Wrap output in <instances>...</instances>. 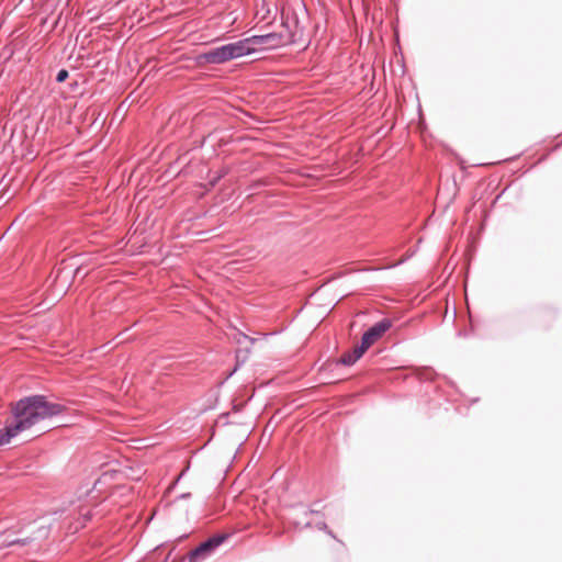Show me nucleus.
<instances>
[{
    "label": "nucleus",
    "instance_id": "nucleus-13",
    "mask_svg": "<svg viewBox=\"0 0 562 562\" xmlns=\"http://www.w3.org/2000/svg\"><path fill=\"white\" fill-rule=\"evenodd\" d=\"M81 516L83 517V524L82 526H85L86 521L90 520L91 517H92V514L90 510H87L85 513H81Z\"/></svg>",
    "mask_w": 562,
    "mask_h": 562
},
{
    "label": "nucleus",
    "instance_id": "nucleus-12",
    "mask_svg": "<svg viewBox=\"0 0 562 562\" xmlns=\"http://www.w3.org/2000/svg\"><path fill=\"white\" fill-rule=\"evenodd\" d=\"M72 273V271H67L66 268H63L58 271L56 279L59 280L61 278L65 279V281L69 278V276Z\"/></svg>",
    "mask_w": 562,
    "mask_h": 562
},
{
    "label": "nucleus",
    "instance_id": "nucleus-9",
    "mask_svg": "<svg viewBox=\"0 0 562 562\" xmlns=\"http://www.w3.org/2000/svg\"><path fill=\"white\" fill-rule=\"evenodd\" d=\"M364 352L366 350H360V346H357L353 350L342 355L338 363L347 367L352 366Z\"/></svg>",
    "mask_w": 562,
    "mask_h": 562
},
{
    "label": "nucleus",
    "instance_id": "nucleus-7",
    "mask_svg": "<svg viewBox=\"0 0 562 562\" xmlns=\"http://www.w3.org/2000/svg\"><path fill=\"white\" fill-rule=\"evenodd\" d=\"M14 532V525L0 530V550L12 548L13 552H16V544H27L34 540L32 538H15Z\"/></svg>",
    "mask_w": 562,
    "mask_h": 562
},
{
    "label": "nucleus",
    "instance_id": "nucleus-5",
    "mask_svg": "<svg viewBox=\"0 0 562 562\" xmlns=\"http://www.w3.org/2000/svg\"><path fill=\"white\" fill-rule=\"evenodd\" d=\"M228 538H229V535H227V533H217V535H214V536L207 538L205 541H203L202 543H200L198 547H195L193 550H191L189 552L188 561L189 562L205 561Z\"/></svg>",
    "mask_w": 562,
    "mask_h": 562
},
{
    "label": "nucleus",
    "instance_id": "nucleus-16",
    "mask_svg": "<svg viewBox=\"0 0 562 562\" xmlns=\"http://www.w3.org/2000/svg\"><path fill=\"white\" fill-rule=\"evenodd\" d=\"M189 494H183L181 497L187 498Z\"/></svg>",
    "mask_w": 562,
    "mask_h": 562
},
{
    "label": "nucleus",
    "instance_id": "nucleus-1",
    "mask_svg": "<svg viewBox=\"0 0 562 562\" xmlns=\"http://www.w3.org/2000/svg\"><path fill=\"white\" fill-rule=\"evenodd\" d=\"M65 409V405L48 402L45 395L25 396L19 400L12 408L14 427L22 432L44 419L63 414Z\"/></svg>",
    "mask_w": 562,
    "mask_h": 562
},
{
    "label": "nucleus",
    "instance_id": "nucleus-2",
    "mask_svg": "<svg viewBox=\"0 0 562 562\" xmlns=\"http://www.w3.org/2000/svg\"><path fill=\"white\" fill-rule=\"evenodd\" d=\"M251 36L239 40L234 43H228L218 47L211 48L210 50L200 54L198 57L199 63L210 65H221L228 60L236 59L246 55L255 53Z\"/></svg>",
    "mask_w": 562,
    "mask_h": 562
},
{
    "label": "nucleus",
    "instance_id": "nucleus-6",
    "mask_svg": "<svg viewBox=\"0 0 562 562\" xmlns=\"http://www.w3.org/2000/svg\"><path fill=\"white\" fill-rule=\"evenodd\" d=\"M392 327L389 318H383L369 327L361 337L360 350H368L382 335Z\"/></svg>",
    "mask_w": 562,
    "mask_h": 562
},
{
    "label": "nucleus",
    "instance_id": "nucleus-8",
    "mask_svg": "<svg viewBox=\"0 0 562 562\" xmlns=\"http://www.w3.org/2000/svg\"><path fill=\"white\" fill-rule=\"evenodd\" d=\"M21 430L14 427V423H7L5 426L0 429V447L10 442Z\"/></svg>",
    "mask_w": 562,
    "mask_h": 562
},
{
    "label": "nucleus",
    "instance_id": "nucleus-15",
    "mask_svg": "<svg viewBox=\"0 0 562 562\" xmlns=\"http://www.w3.org/2000/svg\"><path fill=\"white\" fill-rule=\"evenodd\" d=\"M236 371H237V367H236V368H234V370L231 372V374H229V375H233V374H234V372H236Z\"/></svg>",
    "mask_w": 562,
    "mask_h": 562
},
{
    "label": "nucleus",
    "instance_id": "nucleus-14",
    "mask_svg": "<svg viewBox=\"0 0 562 562\" xmlns=\"http://www.w3.org/2000/svg\"><path fill=\"white\" fill-rule=\"evenodd\" d=\"M317 513H318V510L314 509V508H311V509L305 512V514H317Z\"/></svg>",
    "mask_w": 562,
    "mask_h": 562
},
{
    "label": "nucleus",
    "instance_id": "nucleus-11",
    "mask_svg": "<svg viewBox=\"0 0 562 562\" xmlns=\"http://www.w3.org/2000/svg\"><path fill=\"white\" fill-rule=\"evenodd\" d=\"M68 77H69V72H68V70L63 68V69H60V70L57 72V75H56V81H57V82H59V83H60V82H64V81H66V79H67Z\"/></svg>",
    "mask_w": 562,
    "mask_h": 562
},
{
    "label": "nucleus",
    "instance_id": "nucleus-4",
    "mask_svg": "<svg viewBox=\"0 0 562 562\" xmlns=\"http://www.w3.org/2000/svg\"><path fill=\"white\" fill-rule=\"evenodd\" d=\"M283 24L289 27L288 22H283ZM297 38V22H295V30L292 31L288 29V33H267L262 35H252V44L255 46L256 52L261 47L268 48H277L288 44L295 43Z\"/></svg>",
    "mask_w": 562,
    "mask_h": 562
},
{
    "label": "nucleus",
    "instance_id": "nucleus-10",
    "mask_svg": "<svg viewBox=\"0 0 562 562\" xmlns=\"http://www.w3.org/2000/svg\"><path fill=\"white\" fill-rule=\"evenodd\" d=\"M316 528L318 530H322L324 532H326L328 536H330L333 539H336V536L334 535V532L328 528L327 524L325 521H319L316 524Z\"/></svg>",
    "mask_w": 562,
    "mask_h": 562
},
{
    "label": "nucleus",
    "instance_id": "nucleus-17",
    "mask_svg": "<svg viewBox=\"0 0 562 562\" xmlns=\"http://www.w3.org/2000/svg\"><path fill=\"white\" fill-rule=\"evenodd\" d=\"M305 527H311V522H308V521H307V522L305 524Z\"/></svg>",
    "mask_w": 562,
    "mask_h": 562
},
{
    "label": "nucleus",
    "instance_id": "nucleus-3",
    "mask_svg": "<svg viewBox=\"0 0 562 562\" xmlns=\"http://www.w3.org/2000/svg\"><path fill=\"white\" fill-rule=\"evenodd\" d=\"M15 538H32L34 539L27 544H16V553L36 552L41 549L42 543L48 538L50 528L47 525L34 521L32 524L22 525L20 522L14 525Z\"/></svg>",
    "mask_w": 562,
    "mask_h": 562
},
{
    "label": "nucleus",
    "instance_id": "nucleus-18",
    "mask_svg": "<svg viewBox=\"0 0 562 562\" xmlns=\"http://www.w3.org/2000/svg\"><path fill=\"white\" fill-rule=\"evenodd\" d=\"M562 145V140L557 145V147H560Z\"/></svg>",
    "mask_w": 562,
    "mask_h": 562
}]
</instances>
